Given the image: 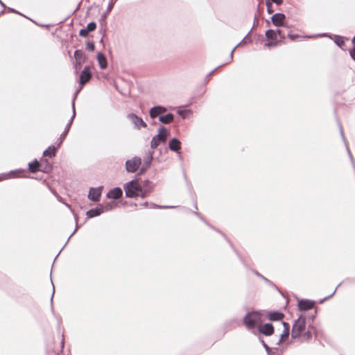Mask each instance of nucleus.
<instances>
[{
	"label": "nucleus",
	"mask_w": 355,
	"mask_h": 355,
	"mask_svg": "<svg viewBox=\"0 0 355 355\" xmlns=\"http://www.w3.org/2000/svg\"><path fill=\"white\" fill-rule=\"evenodd\" d=\"M263 311H252L247 313L243 317V322L249 330L258 327L263 322Z\"/></svg>",
	"instance_id": "nucleus-1"
},
{
	"label": "nucleus",
	"mask_w": 355,
	"mask_h": 355,
	"mask_svg": "<svg viewBox=\"0 0 355 355\" xmlns=\"http://www.w3.org/2000/svg\"><path fill=\"white\" fill-rule=\"evenodd\" d=\"M123 189L127 198H132L140 196L141 184H139L137 178L124 184Z\"/></svg>",
	"instance_id": "nucleus-2"
},
{
	"label": "nucleus",
	"mask_w": 355,
	"mask_h": 355,
	"mask_svg": "<svg viewBox=\"0 0 355 355\" xmlns=\"http://www.w3.org/2000/svg\"><path fill=\"white\" fill-rule=\"evenodd\" d=\"M306 324L305 317L300 315L293 324L291 337L294 339L299 338L305 330Z\"/></svg>",
	"instance_id": "nucleus-3"
},
{
	"label": "nucleus",
	"mask_w": 355,
	"mask_h": 355,
	"mask_svg": "<svg viewBox=\"0 0 355 355\" xmlns=\"http://www.w3.org/2000/svg\"><path fill=\"white\" fill-rule=\"evenodd\" d=\"M168 135L169 132L164 127H160L158 129V134L155 135L151 139V148L155 149L161 143L165 142Z\"/></svg>",
	"instance_id": "nucleus-4"
},
{
	"label": "nucleus",
	"mask_w": 355,
	"mask_h": 355,
	"mask_svg": "<svg viewBox=\"0 0 355 355\" xmlns=\"http://www.w3.org/2000/svg\"><path fill=\"white\" fill-rule=\"evenodd\" d=\"M141 165V159L139 157L135 156L130 159L125 161V169L128 173L136 172Z\"/></svg>",
	"instance_id": "nucleus-5"
},
{
	"label": "nucleus",
	"mask_w": 355,
	"mask_h": 355,
	"mask_svg": "<svg viewBox=\"0 0 355 355\" xmlns=\"http://www.w3.org/2000/svg\"><path fill=\"white\" fill-rule=\"evenodd\" d=\"M92 78V73L89 66H85L83 70L81 71L80 76V85L83 87L86 83H87ZM82 87L78 89L74 95L73 101L76 98L78 93L80 91Z\"/></svg>",
	"instance_id": "nucleus-6"
},
{
	"label": "nucleus",
	"mask_w": 355,
	"mask_h": 355,
	"mask_svg": "<svg viewBox=\"0 0 355 355\" xmlns=\"http://www.w3.org/2000/svg\"><path fill=\"white\" fill-rule=\"evenodd\" d=\"M128 119L134 125V128L140 130L141 128H146L147 124L144 120L133 113H130L127 115Z\"/></svg>",
	"instance_id": "nucleus-7"
},
{
	"label": "nucleus",
	"mask_w": 355,
	"mask_h": 355,
	"mask_svg": "<svg viewBox=\"0 0 355 355\" xmlns=\"http://www.w3.org/2000/svg\"><path fill=\"white\" fill-rule=\"evenodd\" d=\"M75 116H76V110H75V103H74V100H73L72 101V116H71L69 121L68 122V123L66 125L64 131L61 134L60 137L59 138L60 141H59L58 146H60L61 145L63 140L64 139L67 135L68 134Z\"/></svg>",
	"instance_id": "nucleus-8"
},
{
	"label": "nucleus",
	"mask_w": 355,
	"mask_h": 355,
	"mask_svg": "<svg viewBox=\"0 0 355 355\" xmlns=\"http://www.w3.org/2000/svg\"><path fill=\"white\" fill-rule=\"evenodd\" d=\"M153 191V184L148 180H144L142 185H141L140 197L145 198Z\"/></svg>",
	"instance_id": "nucleus-9"
},
{
	"label": "nucleus",
	"mask_w": 355,
	"mask_h": 355,
	"mask_svg": "<svg viewBox=\"0 0 355 355\" xmlns=\"http://www.w3.org/2000/svg\"><path fill=\"white\" fill-rule=\"evenodd\" d=\"M102 187H91L88 193V198L93 202H98L101 196Z\"/></svg>",
	"instance_id": "nucleus-10"
},
{
	"label": "nucleus",
	"mask_w": 355,
	"mask_h": 355,
	"mask_svg": "<svg viewBox=\"0 0 355 355\" xmlns=\"http://www.w3.org/2000/svg\"><path fill=\"white\" fill-rule=\"evenodd\" d=\"M258 329L259 333L266 336H270L274 334V327L271 323L260 324Z\"/></svg>",
	"instance_id": "nucleus-11"
},
{
	"label": "nucleus",
	"mask_w": 355,
	"mask_h": 355,
	"mask_svg": "<svg viewBox=\"0 0 355 355\" xmlns=\"http://www.w3.org/2000/svg\"><path fill=\"white\" fill-rule=\"evenodd\" d=\"M166 108L162 105L154 106L149 111V116L151 119H155L160 114L166 112Z\"/></svg>",
	"instance_id": "nucleus-12"
},
{
	"label": "nucleus",
	"mask_w": 355,
	"mask_h": 355,
	"mask_svg": "<svg viewBox=\"0 0 355 355\" xmlns=\"http://www.w3.org/2000/svg\"><path fill=\"white\" fill-rule=\"evenodd\" d=\"M286 16L284 13L277 12L271 17V21L273 25L276 26H282L284 25Z\"/></svg>",
	"instance_id": "nucleus-13"
},
{
	"label": "nucleus",
	"mask_w": 355,
	"mask_h": 355,
	"mask_svg": "<svg viewBox=\"0 0 355 355\" xmlns=\"http://www.w3.org/2000/svg\"><path fill=\"white\" fill-rule=\"evenodd\" d=\"M314 304V301L302 299L298 302V308L300 311H306L312 309Z\"/></svg>",
	"instance_id": "nucleus-14"
},
{
	"label": "nucleus",
	"mask_w": 355,
	"mask_h": 355,
	"mask_svg": "<svg viewBox=\"0 0 355 355\" xmlns=\"http://www.w3.org/2000/svg\"><path fill=\"white\" fill-rule=\"evenodd\" d=\"M123 191L120 187H115L108 191L106 196L109 199H119L122 197Z\"/></svg>",
	"instance_id": "nucleus-15"
},
{
	"label": "nucleus",
	"mask_w": 355,
	"mask_h": 355,
	"mask_svg": "<svg viewBox=\"0 0 355 355\" xmlns=\"http://www.w3.org/2000/svg\"><path fill=\"white\" fill-rule=\"evenodd\" d=\"M330 39H333L334 41V43L340 48L343 49V46L345 45V41L348 40L347 37L338 35H333L329 36Z\"/></svg>",
	"instance_id": "nucleus-16"
},
{
	"label": "nucleus",
	"mask_w": 355,
	"mask_h": 355,
	"mask_svg": "<svg viewBox=\"0 0 355 355\" xmlns=\"http://www.w3.org/2000/svg\"><path fill=\"white\" fill-rule=\"evenodd\" d=\"M168 148L171 151L178 153L181 148V142L180 141L174 137L172 138L168 143Z\"/></svg>",
	"instance_id": "nucleus-17"
},
{
	"label": "nucleus",
	"mask_w": 355,
	"mask_h": 355,
	"mask_svg": "<svg viewBox=\"0 0 355 355\" xmlns=\"http://www.w3.org/2000/svg\"><path fill=\"white\" fill-rule=\"evenodd\" d=\"M282 325L284 326V330L283 332L279 338L278 341L277 342V345H279L283 340H284L286 338H288L289 336V331H290V326L288 322H282Z\"/></svg>",
	"instance_id": "nucleus-18"
},
{
	"label": "nucleus",
	"mask_w": 355,
	"mask_h": 355,
	"mask_svg": "<svg viewBox=\"0 0 355 355\" xmlns=\"http://www.w3.org/2000/svg\"><path fill=\"white\" fill-rule=\"evenodd\" d=\"M339 129H340V136L342 137V139L343 141H344L345 144V146H346V148H347V153H348V155H349V157L351 159V162H352V164L353 165V167L355 169V162H354V159L352 157V155L350 152V150H349V146H348V143H347V141L344 135V131H343V127L341 126V125H339Z\"/></svg>",
	"instance_id": "nucleus-19"
},
{
	"label": "nucleus",
	"mask_w": 355,
	"mask_h": 355,
	"mask_svg": "<svg viewBox=\"0 0 355 355\" xmlns=\"http://www.w3.org/2000/svg\"><path fill=\"white\" fill-rule=\"evenodd\" d=\"M103 213H104V210L102 209V205H98L95 208L88 210L86 213V215L89 218H93L98 216Z\"/></svg>",
	"instance_id": "nucleus-20"
},
{
	"label": "nucleus",
	"mask_w": 355,
	"mask_h": 355,
	"mask_svg": "<svg viewBox=\"0 0 355 355\" xmlns=\"http://www.w3.org/2000/svg\"><path fill=\"white\" fill-rule=\"evenodd\" d=\"M284 314L281 311H272L268 314V318L271 321H279L284 318Z\"/></svg>",
	"instance_id": "nucleus-21"
},
{
	"label": "nucleus",
	"mask_w": 355,
	"mask_h": 355,
	"mask_svg": "<svg viewBox=\"0 0 355 355\" xmlns=\"http://www.w3.org/2000/svg\"><path fill=\"white\" fill-rule=\"evenodd\" d=\"M153 159V151L148 150L146 153L145 157H144V163H143L142 166H145V168H149L151 165Z\"/></svg>",
	"instance_id": "nucleus-22"
},
{
	"label": "nucleus",
	"mask_w": 355,
	"mask_h": 355,
	"mask_svg": "<svg viewBox=\"0 0 355 355\" xmlns=\"http://www.w3.org/2000/svg\"><path fill=\"white\" fill-rule=\"evenodd\" d=\"M174 115L172 113H168L165 115L159 116V121L163 124H169L173 121Z\"/></svg>",
	"instance_id": "nucleus-23"
},
{
	"label": "nucleus",
	"mask_w": 355,
	"mask_h": 355,
	"mask_svg": "<svg viewBox=\"0 0 355 355\" xmlns=\"http://www.w3.org/2000/svg\"><path fill=\"white\" fill-rule=\"evenodd\" d=\"M97 60L101 69H104L107 67V62L105 55L99 52L97 54Z\"/></svg>",
	"instance_id": "nucleus-24"
},
{
	"label": "nucleus",
	"mask_w": 355,
	"mask_h": 355,
	"mask_svg": "<svg viewBox=\"0 0 355 355\" xmlns=\"http://www.w3.org/2000/svg\"><path fill=\"white\" fill-rule=\"evenodd\" d=\"M41 164L35 159L33 162L28 163V171L31 173H36L40 169Z\"/></svg>",
	"instance_id": "nucleus-25"
},
{
	"label": "nucleus",
	"mask_w": 355,
	"mask_h": 355,
	"mask_svg": "<svg viewBox=\"0 0 355 355\" xmlns=\"http://www.w3.org/2000/svg\"><path fill=\"white\" fill-rule=\"evenodd\" d=\"M74 58L77 64H82L83 62H85V58L82 50H76L74 52Z\"/></svg>",
	"instance_id": "nucleus-26"
},
{
	"label": "nucleus",
	"mask_w": 355,
	"mask_h": 355,
	"mask_svg": "<svg viewBox=\"0 0 355 355\" xmlns=\"http://www.w3.org/2000/svg\"><path fill=\"white\" fill-rule=\"evenodd\" d=\"M113 6H114V3H112V1L108 3V6L107 7V9L105 10V12H103L101 16V19H100V22L102 24L103 22H104V21L105 20V19L107 18L108 14L110 12V11L112 10L113 8Z\"/></svg>",
	"instance_id": "nucleus-27"
},
{
	"label": "nucleus",
	"mask_w": 355,
	"mask_h": 355,
	"mask_svg": "<svg viewBox=\"0 0 355 355\" xmlns=\"http://www.w3.org/2000/svg\"><path fill=\"white\" fill-rule=\"evenodd\" d=\"M56 148L54 146H49L43 152V156L52 157L55 155Z\"/></svg>",
	"instance_id": "nucleus-28"
},
{
	"label": "nucleus",
	"mask_w": 355,
	"mask_h": 355,
	"mask_svg": "<svg viewBox=\"0 0 355 355\" xmlns=\"http://www.w3.org/2000/svg\"><path fill=\"white\" fill-rule=\"evenodd\" d=\"M252 272L257 275L258 277L261 278L266 284H267L268 286H274V284L270 281L269 280L268 278H266V277L263 276L261 273H259L258 271L255 270H252Z\"/></svg>",
	"instance_id": "nucleus-29"
},
{
	"label": "nucleus",
	"mask_w": 355,
	"mask_h": 355,
	"mask_svg": "<svg viewBox=\"0 0 355 355\" xmlns=\"http://www.w3.org/2000/svg\"><path fill=\"white\" fill-rule=\"evenodd\" d=\"M266 37L268 40H274L277 39V33L276 31L272 29H268L266 31Z\"/></svg>",
	"instance_id": "nucleus-30"
},
{
	"label": "nucleus",
	"mask_w": 355,
	"mask_h": 355,
	"mask_svg": "<svg viewBox=\"0 0 355 355\" xmlns=\"http://www.w3.org/2000/svg\"><path fill=\"white\" fill-rule=\"evenodd\" d=\"M249 34H250V32L246 35V36L244 37V39L241 42H239L236 46H234V49L232 50V51L230 52V62H231L233 60V53H234V51H235V49L241 44L247 43V41H245V39L247 37V36Z\"/></svg>",
	"instance_id": "nucleus-31"
},
{
	"label": "nucleus",
	"mask_w": 355,
	"mask_h": 355,
	"mask_svg": "<svg viewBox=\"0 0 355 355\" xmlns=\"http://www.w3.org/2000/svg\"><path fill=\"white\" fill-rule=\"evenodd\" d=\"M177 113L183 119H186L191 114V111L189 110H178Z\"/></svg>",
	"instance_id": "nucleus-32"
},
{
	"label": "nucleus",
	"mask_w": 355,
	"mask_h": 355,
	"mask_svg": "<svg viewBox=\"0 0 355 355\" xmlns=\"http://www.w3.org/2000/svg\"><path fill=\"white\" fill-rule=\"evenodd\" d=\"M259 340H260L263 347L266 349L267 355H272V351H271L270 347L264 342V340L262 338H259Z\"/></svg>",
	"instance_id": "nucleus-33"
},
{
	"label": "nucleus",
	"mask_w": 355,
	"mask_h": 355,
	"mask_svg": "<svg viewBox=\"0 0 355 355\" xmlns=\"http://www.w3.org/2000/svg\"><path fill=\"white\" fill-rule=\"evenodd\" d=\"M96 28V24L94 21L89 22L85 28L89 33L94 31Z\"/></svg>",
	"instance_id": "nucleus-34"
},
{
	"label": "nucleus",
	"mask_w": 355,
	"mask_h": 355,
	"mask_svg": "<svg viewBox=\"0 0 355 355\" xmlns=\"http://www.w3.org/2000/svg\"><path fill=\"white\" fill-rule=\"evenodd\" d=\"M173 207H172V206H160V205H156L155 203H150V205H149L150 209H156V208L167 209V208H173Z\"/></svg>",
	"instance_id": "nucleus-35"
},
{
	"label": "nucleus",
	"mask_w": 355,
	"mask_h": 355,
	"mask_svg": "<svg viewBox=\"0 0 355 355\" xmlns=\"http://www.w3.org/2000/svg\"><path fill=\"white\" fill-rule=\"evenodd\" d=\"M113 208H114V205L112 202H108L104 207L102 206V209L104 210V212L110 211Z\"/></svg>",
	"instance_id": "nucleus-36"
},
{
	"label": "nucleus",
	"mask_w": 355,
	"mask_h": 355,
	"mask_svg": "<svg viewBox=\"0 0 355 355\" xmlns=\"http://www.w3.org/2000/svg\"><path fill=\"white\" fill-rule=\"evenodd\" d=\"M226 64V63L223 64H221L218 67H217L216 68H215L214 69H213L211 71H210L207 76H206V78H205V81L208 82L210 77L213 75V73L218 69H219L220 67H223V65Z\"/></svg>",
	"instance_id": "nucleus-37"
},
{
	"label": "nucleus",
	"mask_w": 355,
	"mask_h": 355,
	"mask_svg": "<svg viewBox=\"0 0 355 355\" xmlns=\"http://www.w3.org/2000/svg\"><path fill=\"white\" fill-rule=\"evenodd\" d=\"M87 49L89 51H94V49H95V45L94 44L93 42H87Z\"/></svg>",
	"instance_id": "nucleus-38"
},
{
	"label": "nucleus",
	"mask_w": 355,
	"mask_h": 355,
	"mask_svg": "<svg viewBox=\"0 0 355 355\" xmlns=\"http://www.w3.org/2000/svg\"><path fill=\"white\" fill-rule=\"evenodd\" d=\"M337 288H338V286L334 289V291L331 293V295H329V296H327V297H324L323 299L320 300L319 303H320V304H322V303H323L324 301H326V300H327L330 299V298H331V297L335 294V293H336V290H337Z\"/></svg>",
	"instance_id": "nucleus-39"
},
{
	"label": "nucleus",
	"mask_w": 355,
	"mask_h": 355,
	"mask_svg": "<svg viewBox=\"0 0 355 355\" xmlns=\"http://www.w3.org/2000/svg\"><path fill=\"white\" fill-rule=\"evenodd\" d=\"M88 35L89 31H87V30L85 28L80 29L79 31V35L81 37H86Z\"/></svg>",
	"instance_id": "nucleus-40"
},
{
	"label": "nucleus",
	"mask_w": 355,
	"mask_h": 355,
	"mask_svg": "<svg viewBox=\"0 0 355 355\" xmlns=\"http://www.w3.org/2000/svg\"><path fill=\"white\" fill-rule=\"evenodd\" d=\"M266 7H267V12L269 14L272 13L273 10L272 8V3L270 1H266Z\"/></svg>",
	"instance_id": "nucleus-41"
},
{
	"label": "nucleus",
	"mask_w": 355,
	"mask_h": 355,
	"mask_svg": "<svg viewBox=\"0 0 355 355\" xmlns=\"http://www.w3.org/2000/svg\"><path fill=\"white\" fill-rule=\"evenodd\" d=\"M303 337L305 340H309L312 337L311 331L309 330L303 334Z\"/></svg>",
	"instance_id": "nucleus-42"
},
{
	"label": "nucleus",
	"mask_w": 355,
	"mask_h": 355,
	"mask_svg": "<svg viewBox=\"0 0 355 355\" xmlns=\"http://www.w3.org/2000/svg\"><path fill=\"white\" fill-rule=\"evenodd\" d=\"M24 170H21V169L11 171L10 172V174L6 175V176L7 177H10V175H15V174L19 173H21V172H24Z\"/></svg>",
	"instance_id": "nucleus-43"
},
{
	"label": "nucleus",
	"mask_w": 355,
	"mask_h": 355,
	"mask_svg": "<svg viewBox=\"0 0 355 355\" xmlns=\"http://www.w3.org/2000/svg\"><path fill=\"white\" fill-rule=\"evenodd\" d=\"M300 37L299 35L297 34H288V37H289L291 40H295L296 38H298Z\"/></svg>",
	"instance_id": "nucleus-44"
},
{
	"label": "nucleus",
	"mask_w": 355,
	"mask_h": 355,
	"mask_svg": "<svg viewBox=\"0 0 355 355\" xmlns=\"http://www.w3.org/2000/svg\"><path fill=\"white\" fill-rule=\"evenodd\" d=\"M349 54L351 58L355 60V47H354L352 49L349 50Z\"/></svg>",
	"instance_id": "nucleus-45"
},
{
	"label": "nucleus",
	"mask_w": 355,
	"mask_h": 355,
	"mask_svg": "<svg viewBox=\"0 0 355 355\" xmlns=\"http://www.w3.org/2000/svg\"><path fill=\"white\" fill-rule=\"evenodd\" d=\"M276 33H277V35H279L281 37L282 39H285L286 37H285V35L284 34H282V30L277 29L276 31Z\"/></svg>",
	"instance_id": "nucleus-46"
},
{
	"label": "nucleus",
	"mask_w": 355,
	"mask_h": 355,
	"mask_svg": "<svg viewBox=\"0 0 355 355\" xmlns=\"http://www.w3.org/2000/svg\"><path fill=\"white\" fill-rule=\"evenodd\" d=\"M8 10L10 12L17 13V14H19V15H22L19 12H18L17 10H16L15 9H14V8H10V7H8Z\"/></svg>",
	"instance_id": "nucleus-47"
},
{
	"label": "nucleus",
	"mask_w": 355,
	"mask_h": 355,
	"mask_svg": "<svg viewBox=\"0 0 355 355\" xmlns=\"http://www.w3.org/2000/svg\"><path fill=\"white\" fill-rule=\"evenodd\" d=\"M271 3H274L277 5H281L283 3V0H270Z\"/></svg>",
	"instance_id": "nucleus-48"
},
{
	"label": "nucleus",
	"mask_w": 355,
	"mask_h": 355,
	"mask_svg": "<svg viewBox=\"0 0 355 355\" xmlns=\"http://www.w3.org/2000/svg\"><path fill=\"white\" fill-rule=\"evenodd\" d=\"M276 44H277V42H270L266 43L265 46L270 47V46H275Z\"/></svg>",
	"instance_id": "nucleus-49"
},
{
	"label": "nucleus",
	"mask_w": 355,
	"mask_h": 355,
	"mask_svg": "<svg viewBox=\"0 0 355 355\" xmlns=\"http://www.w3.org/2000/svg\"><path fill=\"white\" fill-rule=\"evenodd\" d=\"M148 168H145V166H141V168H140V171H139V174H142L144 173V172H146Z\"/></svg>",
	"instance_id": "nucleus-50"
},
{
	"label": "nucleus",
	"mask_w": 355,
	"mask_h": 355,
	"mask_svg": "<svg viewBox=\"0 0 355 355\" xmlns=\"http://www.w3.org/2000/svg\"><path fill=\"white\" fill-rule=\"evenodd\" d=\"M148 168H145V166H141V168H140V171H139V174H142L144 173V172H146Z\"/></svg>",
	"instance_id": "nucleus-51"
},
{
	"label": "nucleus",
	"mask_w": 355,
	"mask_h": 355,
	"mask_svg": "<svg viewBox=\"0 0 355 355\" xmlns=\"http://www.w3.org/2000/svg\"><path fill=\"white\" fill-rule=\"evenodd\" d=\"M77 229H78V226L76 225L74 231L71 234V235L69 236L68 239H67V241H69V240L70 239V238L75 234V232L77 231ZM67 243H65V245L67 244Z\"/></svg>",
	"instance_id": "nucleus-52"
},
{
	"label": "nucleus",
	"mask_w": 355,
	"mask_h": 355,
	"mask_svg": "<svg viewBox=\"0 0 355 355\" xmlns=\"http://www.w3.org/2000/svg\"><path fill=\"white\" fill-rule=\"evenodd\" d=\"M54 293H55V288H54V286L53 287V293H52V295H51V309L53 310V295H54Z\"/></svg>",
	"instance_id": "nucleus-53"
},
{
	"label": "nucleus",
	"mask_w": 355,
	"mask_h": 355,
	"mask_svg": "<svg viewBox=\"0 0 355 355\" xmlns=\"http://www.w3.org/2000/svg\"><path fill=\"white\" fill-rule=\"evenodd\" d=\"M149 205H150V203H148V202H146L141 204V206H143L146 208H149Z\"/></svg>",
	"instance_id": "nucleus-54"
},
{
	"label": "nucleus",
	"mask_w": 355,
	"mask_h": 355,
	"mask_svg": "<svg viewBox=\"0 0 355 355\" xmlns=\"http://www.w3.org/2000/svg\"><path fill=\"white\" fill-rule=\"evenodd\" d=\"M194 214L197 216L200 219L204 221V219L200 216V215L198 212H194Z\"/></svg>",
	"instance_id": "nucleus-55"
},
{
	"label": "nucleus",
	"mask_w": 355,
	"mask_h": 355,
	"mask_svg": "<svg viewBox=\"0 0 355 355\" xmlns=\"http://www.w3.org/2000/svg\"><path fill=\"white\" fill-rule=\"evenodd\" d=\"M80 4L77 6L76 9L72 12L71 15L74 14L79 9Z\"/></svg>",
	"instance_id": "nucleus-56"
},
{
	"label": "nucleus",
	"mask_w": 355,
	"mask_h": 355,
	"mask_svg": "<svg viewBox=\"0 0 355 355\" xmlns=\"http://www.w3.org/2000/svg\"><path fill=\"white\" fill-rule=\"evenodd\" d=\"M82 64H77L76 62L75 63V67L76 68H78V67H80Z\"/></svg>",
	"instance_id": "nucleus-57"
},
{
	"label": "nucleus",
	"mask_w": 355,
	"mask_h": 355,
	"mask_svg": "<svg viewBox=\"0 0 355 355\" xmlns=\"http://www.w3.org/2000/svg\"><path fill=\"white\" fill-rule=\"evenodd\" d=\"M0 5H1L2 7H6L5 4L1 1V0H0Z\"/></svg>",
	"instance_id": "nucleus-58"
},
{
	"label": "nucleus",
	"mask_w": 355,
	"mask_h": 355,
	"mask_svg": "<svg viewBox=\"0 0 355 355\" xmlns=\"http://www.w3.org/2000/svg\"><path fill=\"white\" fill-rule=\"evenodd\" d=\"M352 44L355 45V36L352 38Z\"/></svg>",
	"instance_id": "nucleus-59"
},
{
	"label": "nucleus",
	"mask_w": 355,
	"mask_h": 355,
	"mask_svg": "<svg viewBox=\"0 0 355 355\" xmlns=\"http://www.w3.org/2000/svg\"><path fill=\"white\" fill-rule=\"evenodd\" d=\"M61 344H62V347H64V339L63 338L62 340Z\"/></svg>",
	"instance_id": "nucleus-60"
},
{
	"label": "nucleus",
	"mask_w": 355,
	"mask_h": 355,
	"mask_svg": "<svg viewBox=\"0 0 355 355\" xmlns=\"http://www.w3.org/2000/svg\"><path fill=\"white\" fill-rule=\"evenodd\" d=\"M314 318H315V315H311V318L312 320H313V319H314Z\"/></svg>",
	"instance_id": "nucleus-61"
},
{
	"label": "nucleus",
	"mask_w": 355,
	"mask_h": 355,
	"mask_svg": "<svg viewBox=\"0 0 355 355\" xmlns=\"http://www.w3.org/2000/svg\"><path fill=\"white\" fill-rule=\"evenodd\" d=\"M58 255H60V253H58V254H56L55 259L57 258V257H58Z\"/></svg>",
	"instance_id": "nucleus-62"
},
{
	"label": "nucleus",
	"mask_w": 355,
	"mask_h": 355,
	"mask_svg": "<svg viewBox=\"0 0 355 355\" xmlns=\"http://www.w3.org/2000/svg\"><path fill=\"white\" fill-rule=\"evenodd\" d=\"M58 255H60V253H58V254H56L55 259L57 258V257H58Z\"/></svg>",
	"instance_id": "nucleus-63"
}]
</instances>
